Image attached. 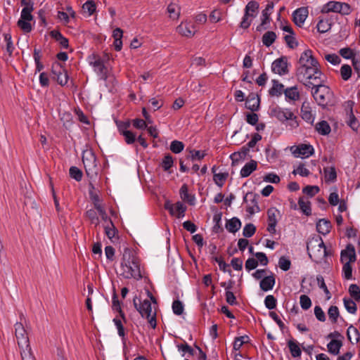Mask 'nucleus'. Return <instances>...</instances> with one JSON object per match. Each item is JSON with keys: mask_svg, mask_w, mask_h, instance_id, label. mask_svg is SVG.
Masks as SVG:
<instances>
[{"mask_svg": "<svg viewBox=\"0 0 360 360\" xmlns=\"http://www.w3.org/2000/svg\"><path fill=\"white\" fill-rule=\"evenodd\" d=\"M260 98L258 95L251 93L246 99V108L252 112L259 109Z\"/></svg>", "mask_w": 360, "mask_h": 360, "instance_id": "a211bd4d", "label": "nucleus"}, {"mask_svg": "<svg viewBox=\"0 0 360 360\" xmlns=\"http://www.w3.org/2000/svg\"><path fill=\"white\" fill-rule=\"evenodd\" d=\"M343 302H344L345 307L347 310L348 312H349L351 314L356 313V311L357 310L356 304L352 299L344 298Z\"/></svg>", "mask_w": 360, "mask_h": 360, "instance_id": "a18cd8bd", "label": "nucleus"}, {"mask_svg": "<svg viewBox=\"0 0 360 360\" xmlns=\"http://www.w3.org/2000/svg\"><path fill=\"white\" fill-rule=\"evenodd\" d=\"M356 260V255L354 246L349 243L346 246V249L342 250L340 253V261L342 262L354 263Z\"/></svg>", "mask_w": 360, "mask_h": 360, "instance_id": "9b49d317", "label": "nucleus"}, {"mask_svg": "<svg viewBox=\"0 0 360 360\" xmlns=\"http://www.w3.org/2000/svg\"><path fill=\"white\" fill-rule=\"evenodd\" d=\"M276 303L277 300L274 295H269L265 297L264 304L267 309L270 310L275 309Z\"/></svg>", "mask_w": 360, "mask_h": 360, "instance_id": "13d9d810", "label": "nucleus"}, {"mask_svg": "<svg viewBox=\"0 0 360 360\" xmlns=\"http://www.w3.org/2000/svg\"><path fill=\"white\" fill-rule=\"evenodd\" d=\"M229 174L227 172L214 174L213 176V180L215 182V184L221 188L223 186Z\"/></svg>", "mask_w": 360, "mask_h": 360, "instance_id": "c03bdc74", "label": "nucleus"}, {"mask_svg": "<svg viewBox=\"0 0 360 360\" xmlns=\"http://www.w3.org/2000/svg\"><path fill=\"white\" fill-rule=\"evenodd\" d=\"M4 41H6V49L9 56H12V53L14 50V46L11 40V35L9 33L4 34Z\"/></svg>", "mask_w": 360, "mask_h": 360, "instance_id": "49530a36", "label": "nucleus"}, {"mask_svg": "<svg viewBox=\"0 0 360 360\" xmlns=\"http://www.w3.org/2000/svg\"><path fill=\"white\" fill-rule=\"evenodd\" d=\"M348 120L347 121V124L354 131H356L359 127V122L355 117L352 108L350 109L349 112L347 113Z\"/></svg>", "mask_w": 360, "mask_h": 360, "instance_id": "79ce46f5", "label": "nucleus"}, {"mask_svg": "<svg viewBox=\"0 0 360 360\" xmlns=\"http://www.w3.org/2000/svg\"><path fill=\"white\" fill-rule=\"evenodd\" d=\"M167 12L172 19H178L180 15V8L174 3H170L167 6Z\"/></svg>", "mask_w": 360, "mask_h": 360, "instance_id": "e433bc0d", "label": "nucleus"}, {"mask_svg": "<svg viewBox=\"0 0 360 360\" xmlns=\"http://www.w3.org/2000/svg\"><path fill=\"white\" fill-rule=\"evenodd\" d=\"M319 191V188L317 186H307L302 190L303 193L309 197L314 196Z\"/></svg>", "mask_w": 360, "mask_h": 360, "instance_id": "0e129e2a", "label": "nucleus"}, {"mask_svg": "<svg viewBox=\"0 0 360 360\" xmlns=\"http://www.w3.org/2000/svg\"><path fill=\"white\" fill-rule=\"evenodd\" d=\"M269 115L283 123L290 120V125L293 128L299 126L297 116L288 108H282L277 105L270 109Z\"/></svg>", "mask_w": 360, "mask_h": 360, "instance_id": "20e7f679", "label": "nucleus"}, {"mask_svg": "<svg viewBox=\"0 0 360 360\" xmlns=\"http://www.w3.org/2000/svg\"><path fill=\"white\" fill-rule=\"evenodd\" d=\"M307 250L311 259L320 264L328 256L331 255L320 236L314 235L309 238L307 242Z\"/></svg>", "mask_w": 360, "mask_h": 360, "instance_id": "f03ea898", "label": "nucleus"}, {"mask_svg": "<svg viewBox=\"0 0 360 360\" xmlns=\"http://www.w3.org/2000/svg\"><path fill=\"white\" fill-rule=\"evenodd\" d=\"M139 305L138 311L141 314V316L143 318H146L148 323H150V326L153 328H155L156 327V314L153 313L152 314V308H151V304L150 302L148 300H143L142 302L140 300H139Z\"/></svg>", "mask_w": 360, "mask_h": 360, "instance_id": "423d86ee", "label": "nucleus"}, {"mask_svg": "<svg viewBox=\"0 0 360 360\" xmlns=\"http://www.w3.org/2000/svg\"><path fill=\"white\" fill-rule=\"evenodd\" d=\"M300 303L302 309L307 310L311 306V299L306 295H302L300 297Z\"/></svg>", "mask_w": 360, "mask_h": 360, "instance_id": "bf43d9fd", "label": "nucleus"}, {"mask_svg": "<svg viewBox=\"0 0 360 360\" xmlns=\"http://www.w3.org/2000/svg\"><path fill=\"white\" fill-rule=\"evenodd\" d=\"M176 30L180 34L187 37H193L196 32L195 25L188 22L181 23L176 27Z\"/></svg>", "mask_w": 360, "mask_h": 360, "instance_id": "f3484780", "label": "nucleus"}, {"mask_svg": "<svg viewBox=\"0 0 360 360\" xmlns=\"http://www.w3.org/2000/svg\"><path fill=\"white\" fill-rule=\"evenodd\" d=\"M249 153L248 147L243 146L238 152H235L230 155L232 160V166L237 165L240 160H244Z\"/></svg>", "mask_w": 360, "mask_h": 360, "instance_id": "6ab92c4d", "label": "nucleus"}, {"mask_svg": "<svg viewBox=\"0 0 360 360\" xmlns=\"http://www.w3.org/2000/svg\"><path fill=\"white\" fill-rule=\"evenodd\" d=\"M274 7L273 1H268V4L266 6L264 10L262 11V25H266L270 22V15Z\"/></svg>", "mask_w": 360, "mask_h": 360, "instance_id": "c756f323", "label": "nucleus"}, {"mask_svg": "<svg viewBox=\"0 0 360 360\" xmlns=\"http://www.w3.org/2000/svg\"><path fill=\"white\" fill-rule=\"evenodd\" d=\"M50 36L59 42L60 45L64 48L68 49L69 46V41L67 38L63 37L62 34L56 30L50 32Z\"/></svg>", "mask_w": 360, "mask_h": 360, "instance_id": "bb28decb", "label": "nucleus"}, {"mask_svg": "<svg viewBox=\"0 0 360 360\" xmlns=\"http://www.w3.org/2000/svg\"><path fill=\"white\" fill-rule=\"evenodd\" d=\"M325 180L326 182L334 181L337 179V173L335 168L331 167L330 168H324Z\"/></svg>", "mask_w": 360, "mask_h": 360, "instance_id": "a19ab883", "label": "nucleus"}, {"mask_svg": "<svg viewBox=\"0 0 360 360\" xmlns=\"http://www.w3.org/2000/svg\"><path fill=\"white\" fill-rule=\"evenodd\" d=\"M340 75L343 80H348L352 75V68L349 65H343L340 68Z\"/></svg>", "mask_w": 360, "mask_h": 360, "instance_id": "5fc2aeb1", "label": "nucleus"}, {"mask_svg": "<svg viewBox=\"0 0 360 360\" xmlns=\"http://www.w3.org/2000/svg\"><path fill=\"white\" fill-rule=\"evenodd\" d=\"M329 320L332 323H336L340 316L339 309L336 306H330L328 310Z\"/></svg>", "mask_w": 360, "mask_h": 360, "instance_id": "ea45409f", "label": "nucleus"}, {"mask_svg": "<svg viewBox=\"0 0 360 360\" xmlns=\"http://www.w3.org/2000/svg\"><path fill=\"white\" fill-rule=\"evenodd\" d=\"M15 328V336L17 340L18 345L20 347H28L30 345V340L27 333L21 322H16L14 325Z\"/></svg>", "mask_w": 360, "mask_h": 360, "instance_id": "0eeeda50", "label": "nucleus"}, {"mask_svg": "<svg viewBox=\"0 0 360 360\" xmlns=\"http://www.w3.org/2000/svg\"><path fill=\"white\" fill-rule=\"evenodd\" d=\"M314 152V150L311 145L300 144L292 151V154L296 158H308L309 155H311Z\"/></svg>", "mask_w": 360, "mask_h": 360, "instance_id": "4468645a", "label": "nucleus"}, {"mask_svg": "<svg viewBox=\"0 0 360 360\" xmlns=\"http://www.w3.org/2000/svg\"><path fill=\"white\" fill-rule=\"evenodd\" d=\"M98 214V211L95 208L89 209L85 212V217L90 221L91 224L97 226L100 223Z\"/></svg>", "mask_w": 360, "mask_h": 360, "instance_id": "7c9ffc66", "label": "nucleus"}, {"mask_svg": "<svg viewBox=\"0 0 360 360\" xmlns=\"http://www.w3.org/2000/svg\"><path fill=\"white\" fill-rule=\"evenodd\" d=\"M259 4L255 1H251L245 6V14H246V15H250L252 18H254L255 17L254 13L257 12Z\"/></svg>", "mask_w": 360, "mask_h": 360, "instance_id": "473e14b6", "label": "nucleus"}, {"mask_svg": "<svg viewBox=\"0 0 360 360\" xmlns=\"http://www.w3.org/2000/svg\"><path fill=\"white\" fill-rule=\"evenodd\" d=\"M104 229L105 233L109 239H112V238L115 237L117 232V229L114 226L112 220H110V224H107L105 226Z\"/></svg>", "mask_w": 360, "mask_h": 360, "instance_id": "3c124183", "label": "nucleus"}, {"mask_svg": "<svg viewBox=\"0 0 360 360\" xmlns=\"http://www.w3.org/2000/svg\"><path fill=\"white\" fill-rule=\"evenodd\" d=\"M314 65L315 66L311 65L305 68L298 67L296 70L297 79L302 82L304 85L309 88L323 82L321 78L322 72L320 70L319 62L317 64H314Z\"/></svg>", "mask_w": 360, "mask_h": 360, "instance_id": "7ed1b4c3", "label": "nucleus"}, {"mask_svg": "<svg viewBox=\"0 0 360 360\" xmlns=\"http://www.w3.org/2000/svg\"><path fill=\"white\" fill-rule=\"evenodd\" d=\"M271 70L274 73L280 75L287 74L288 72L287 58L282 56L275 60L271 65Z\"/></svg>", "mask_w": 360, "mask_h": 360, "instance_id": "9d476101", "label": "nucleus"}, {"mask_svg": "<svg viewBox=\"0 0 360 360\" xmlns=\"http://www.w3.org/2000/svg\"><path fill=\"white\" fill-rule=\"evenodd\" d=\"M275 276L273 273L271 275L264 276L260 281L259 286L263 291L271 290L275 285Z\"/></svg>", "mask_w": 360, "mask_h": 360, "instance_id": "aec40b11", "label": "nucleus"}, {"mask_svg": "<svg viewBox=\"0 0 360 360\" xmlns=\"http://www.w3.org/2000/svg\"><path fill=\"white\" fill-rule=\"evenodd\" d=\"M205 156V153L200 150H189V155L187 156V159H191L194 161L195 160H202Z\"/></svg>", "mask_w": 360, "mask_h": 360, "instance_id": "6e6d98bb", "label": "nucleus"}, {"mask_svg": "<svg viewBox=\"0 0 360 360\" xmlns=\"http://www.w3.org/2000/svg\"><path fill=\"white\" fill-rule=\"evenodd\" d=\"M298 205L304 214H305L307 216L311 215V210L309 201L305 200L304 198H300L298 200Z\"/></svg>", "mask_w": 360, "mask_h": 360, "instance_id": "4c0bfd02", "label": "nucleus"}, {"mask_svg": "<svg viewBox=\"0 0 360 360\" xmlns=\"http://www.w3.org/2000/svg\"><path fill=\"white\" fill-rule=\"evenodd\" d=\"M342 272L344 274L345 278L349 280L352 277V262H343Z\"/></svg>", "mask_w": 360, "mask_h": 360, "instance_id": "680f3d73", "label": "nucleus"}, {"mask_svg": "<svg viewBox=\"0 0 360 360\" xmlns=\"http://www.w3.org/2000/svg\"><path fill=\"white\" fill-rule=\"evenodd\" d=\"M256 231V227L253 224H247L243 228V235L246 238L252 237Z\"/></svg>", "mask_w": 360, "mask_h": 360, "instance_id": "864d4df0", "label": "nucleus"}, {"mask_svg": "<svg viewBox=\"0 0 360 360\" xmlns=\"http://www.w3.org/2000/svg\"><path fill=\"white\" fill-rule=\"evenodd\" d=\"M308 9L306 7H301L296 9L292 14L295 24L301 27L308 16Z\"/></svg>", "mask_w": 360, "mask_h": 360, "instance_id": "ddd939ff", "label": "nucleus"}, {"mask_svg": "<svg viewBox=\"0 0 360 360\" xmlns=\"http://www.w3.org/2000/svg\"><path fill=\"white\" fill-rule=\"evenodd\" d=\"M184 148L183 142L174 140L170 144V150L176 154L181 153Z\"/></svg>", "mask_w": 360, "mask_h": 360, "instance_id": "603ef678", "label": "nucleus"}, {"mask_svg": "<svg viewBox=\"0 0 360 360\" xmlns=\"http://www.w3.org/2000/svg\"><path fill=\"white\" fill-rule=\"evenodd\" d=\"M51 72L53 79L60 85L65 86L68 83V72L59 63L55 62L52 65Z\"/></svg>", "mask_w": 360, "mask_h": 360, "instance_id": "6e6552de", "label": "nucleus"}, {"mask_svg": "<svg viewBox=\"0 0 360 360\" xmlns=\"http://www.w3.org/2000/svg\"><path fill=\"white\" fill-rule=\"evenodd\" d=\"M284 95L285 100L290 103H295L300 99V93L298 90L297 86L286 88L284 91Z\"/></svg>", "mask_w": 360, "mask_h": 360, "instance_id": "2eb2a0df", "label": "nucleus"}, {"mask_svg": "<svg viewBox=\"0 0 360 360\" xmlns=\"http://www.w3.org/2000/svg\"><path fill=\"white\" fill-rule=\"evenodd\" d=\"M82 172L77 167H71L70 168V176L77 181H80L82 178Z\"/></svg>", "mask_w": 360, "mask_h": 360, "instance_id": "4d7b16f0", "label": "nucleus"}, {"mask_svg": "<svg viewBox=\"0 0 360 360\" xmlns=\"http://www.w3.org/2000/svg\"><path fill=\"white\" fill-rule=\"evenodd\" d=\"M173 312L176 315H181L184 311V306L181 301L174 300L172 303Z\"/></svg>", "mask_w": 360, "mask_h": 360, "instance_id": "338daca9", "label": "nucleus"}, {"mask_svg": "<svg viewBox=\"0 0 360 360\" xmlns=\"http://www.w3.org/2000/svg\"><path fill=\"white\" fill-rule=\"evenodd\" d=\"M349 292L354 300L356 302H360V288L357 285H350L349 288Z\"/></svg>", "mask_w": 360, "mask_h": 360, "instance_id": "8fccbe9b", "label": "nucleus"}, {"mask_svg": "<svg viewBox=\"0 0 360 360\" xmlns=\"http://www.w3.org/2000/svg\"><path fill=\"white\" fill-rule=\"evenodd\" d=\"M316 130L321 135H328L330 132V127L326 121H321L316 124Z\"/></svg>", "mask_w": 360, "mask_h": 360, "instance_id": "f704fd0d", "label": "nucleus"}, {"mask_svg": "<svg viewBox=\"0 0 360 360\" xmlns=\"http://www.w3.org/2000/svg\"><path fill=\"white\" fill-rule=\"evenodd\" d=\"M272 87L269 90V94L271 96H280L283 93L284 94L283 84L279 83L278 80L273 79L272 80Z\"/></svg>", "mask_w": 360, "mask_h": 360, "instance_id": "393cba45", "label": "nucleus"}, {"mask_svg": "<svg viewBox=\"0 0 360 360\" xmlns=\"http://www.w3.org/2000/svg\"><path fill=\"white\" fill-rule=\"evenodd\" d=\"M347 336L352 344H356L360 340V333L356 328L350 325L347 330Z\"/></svg>", "mask_w": 360, "mask_h": 360, "instance_id": "4be33fe9", "label": "nucleus"}, {"mask_svg": "<svg viewBox=\"0 0 360 360\" xmlns=\"http://www.w3.org/2000/svg\"><path fill=\"white\" fill-rule=\"evenodd\" d=\"M257 162L255 160H250L249 162L246 163L244 167L240 170V176L241 177H248L254 171L257 169Z\"/></svg>", "mask_w": 360, "mask_h": 360, "instance_id": "5701e85b", "label": "nucleus"}, {"mask_svg": "<svg viewBox=\"0 0 360 360\" xmlns=\"http://www.w3.org/2000/svg\"><path fill=\"white\" fill-rule=\"evenodd\" d=\"M288 345L291 355L293 357H298L301 355V349L297 342H295L294 340H289L288 342Z\"/></svg>", "mask_w": 360, "mask_h": 360, "instance_id": "37998d69", "label": "nucleus"}, {"mask_svg": "<svg viewBox=\"0 0 360 360\" xmlns=\"http://www.w3.org/2000/svg\"><path fill=\"white\" fill-rule=\"evenodd\" d=\"M331 229V223L329 220L325 219H320L316 224V229L319 233L323 235L328 234Z\"/></svg>", "mask_w": 360, "mask_h": 360, "instance_id": "a878e982", "label": "nucleus"}, {"mask_svg": "<svg viewBox=\"0 0 360 360\" xmlns=\"http://www.w3.org/2000/svg\"><path fill=\"white\" fill-rule=\"evenodd\" d=\"M284 40L290 49H295L298 46V42L297 41L295 35L287 34L284 37Z\"/></svg>", "mask_w": 360, "mask_h": 360, "instance_id": "e2e57ef3", "label": "nucleus"}, {"mask_svg": "<svg viewBox=\"0 0 360 360\" xmlns=\"http://www.w3.org/2000/svg\"><path fill=\"white\" fill-rule=\"evenodd\" d=\"M279 267L286 271L290 269L291 262L288 259H286L285 257H281L278 260Z\"/></svg>", "mask_w": 360, "mask_h": 360, "instance_id": "774afa93", "label": "nucleus"}, {"mask_svg": "<svg viewBox=\"0 0 360 360\" xmlns=\"http://www.w3.org/2000/svg\"><path fill=\"white\" fill-rule=\"evenodd\" d=\"M331 27V24L328 20H320L316 25L319 32L325 33L328 32Z\"/></svg>", "mask_w": 360, "mask_h": 360, "instance_id": "de8ad7c7", "label": "nucleus"}, {"mask_svg": "<svg viewBox=\"0 0 360 360\" xmlns=\"http://www.w3.org/2000/svg\"><path fill=\"white\" fill-rule=\"evenodd\" d=\"M342 346V342L341 340H331L327 345L328 351L331 354L338 355Z\"/></svg>", "mask_w": 360, "mask_h": 360, "instance_id": "c85d7f7f", "label": "nucleus"}, {"mask_svg": "<svg viewBox=\"0 0 360 360\" xmlns=\"http://www.w3.org/2000/svg\"><path fill=\"white\" fill-rule=\"evenodd\" d=\"M186 210V207L180 201L174 204V211L176 217L180 218L184 216V213Z\"/></svg>", "mask_w": 360, "mask_h": 360, "instance_id": "052dcab7", "label": "nucleus"}, {"mask_svg": "<svg viewBox=\"0 0 360 360\" xmlns=\"http://www.w3.org/2000/svg\"><path fill=\"white\" fill-rule=\"evenodd\" d=\"M82 162L84 165L86 172L87 175H90L91 173H96L95 171L97 164L96 158L94 153L91 151L87 152L83 154Z\"/></svg>", "mask_w": 360, "mask_h": 360, "instance_id": "1a4fd4ad", "label": "nucleus"}, {"mask_svg": "<svg viewBox=\"0 0 360 360\" xmlns=\"http://www.w3.org/2000/svg\"><path fill=\"white\" fill-rule=\"evenodd\" d=\"M276 39V34L273 31H267L262 36V43L264 46L269 47L274 44Z\"/></svg>", "mask_w": 360, "mask_h": 360, "instance_id": "c9c22d12", "label": "nucleus"}, {"mask_svg": "<svg viewBox=\"0 0 360 360\" xmlns=\"http://www.w3.org/2000/svg\"><path fill=\"white\" fill-rule=\"evenodd\" d=\"M18 25L23 32L28 33L32 30L31 24L27 20L20 19L18 21Z\"/></svg>", "mask_w": 360, "mask_h": 360, "instance_id": "69168bd1", "label": "nucleus"}, {"mask_svg": "<svg viewBox=\"0 0 360 360\" xmlns=\"http://www.w3.org/2000/svg\"><path fill=\"white\" fill-rule=\"evenodd\" d=\"M94 60L90 61V65H91L95 71L101 76L102 79H106V68L103 64L102 60L96 56H93Z\"/></svg>", "mask_w": 360, "mask_h": 360, "instance_id": "dca6fc26", "label": "nucleus"}, {"mask_svg": "<svg viewBox=\"0 0 360 360\" xmlns=\"http://www.w3.org/2000/svg\"><path fill=\"white\" fill-rule=\"evenodd\" d=\"M181 199L184 201L188 202L190 205H193L195 202V197L188 193V189L186 184H184L179 191Z\"/></svg>", "mask_w": 360, "mask_h": 360, "instance_id": "2f4dec72", "label": "nucleus"}, {"mask_svg": "<svg viewBox=\"0 0 360 360\" xmlns=\"http://www.w3.org/2000/svg\"><path fill=\"white\" fill-rule=\"evenodd\" d=\"M90 186L91 189L89 190V197L92 201L94 208L96 210H99L100 209L105 207L104 205L101 203L102 200L100 198L98 194L94 191V186L91 184Z\"/></svg>", "mask_w": 360, "mask_h": 360, "instance_id": "b1692460", "label": "nucleus"}, {"mask_svg": "<svg viewBox=\"0 0 360 360\" xmlns=\"http://www.w3.org/2000/svg\"><path fill=\"white\" fill-rule=\"evenodd\" d=\"M299 67H309L311 65L315 66L314 64H317V60L313 56L312 51L310 49L304 51L302 54L299 60Z\"/></svg>", "mask_w": 360, "mask_h": 360, "instance_id": "f8f14e48", "label": "nucleus"}, {"mask_svg": "<svg viewBox=\"0 0 360 360\" xmlns=\"http://www.w3.org/2000/svg\"><path fill=\"white\" fill-rule=\"evenodd\" d=\"M340 2V1H329L325 4L321 10L322 13L335 12L339 13Z\"/></svg>", "mask_w": 360, "mask_h": 360, "instance_id": "72a5a7b5", "label": "nucleus"}, {"mask_svg": "<svg viewBox=\"0 0 360 360\" xmlns=\"http://www.w3.org/2000/svg\"><path fill=\"white\" fill-rule=\"evenodd\" d=\"M241 226V222L239 219L237 217H233L232 219L228 220L226 223V229L230 233H235L238 231Z\"/></svg>", "mask_w": 360, "mask_h": 360, "instance_id": "cd10ccee", "label": "nucleus"}, {"mask_svg": "<svg viewBox=\"0 0 360 360\" xmlns=\"http://www.w3.org/2000/svg\"><path fill=\"white\" fill-rule=\"evenodd\" d=\"M22 360H35L30 345L28 347H20Z\"/></svg>", "mask_w": 360, "mask_h": 360, "instance_id": "58836bf2", "label": "nucleus"}, {"mask_svg": "<svg viewBox=\"0 0 360 360\" xmlns=\"http://www.w3.org/2000/svg\"><path fill=\"white\" fill-rule=\"evenodd\" d=\"M121 267L123 270L122 275L124 278L129 279L133 278L136 280L142 278L140 270V260L130 249H124L122 255Z\"/></svg>", "mask_w": 360, "mask_h": 360, "instance_id": "f257e3e1", "label": "nucleus"}, {"mask_svg": "<svg viewBox=\"0 0 360 360\" xmlns=\"http://www.w3.org/2000/svg\"><path fill=\"white\" fill-rule=\"evenodd\" d=\"M174 160L170 154H167L161 162V166L164 171H168L173 166Z\"/></svg>", "mask_w": 360, "mask_h": 360, "instance_id": "09e8293b", "label": "nucleus"}, {"mask_svg": "<svg viewBox=\"0 0 360 360\" xmlns=\"http://www.w3.org/2000/svg\"><path fill=\"white\" fill-rule=\"evenodd\" d=\"M301 117L306 122L312 124L314 120V117L311 113L309 103L304 102L301 107Z\"/></svg>", "mask_w": 360, "mask_h": 360, "instance_id": "412c9836", "label": "nucleus"}, {"mask_svg": "<svg viewBox=\"0 0 360 360\" xmlns=\"http://www.w3.org/2000/svg\"><path fill=\"white\" fill-rule=\"evenodd\" d=\"M311 87L313 89L311 94L314 98L319 105L325 108L328 104L330 96V89L322 84V83H319L317 85H314Z\"/></svg>", "mask_w": 360, "mask_h": 360, "instance_id": "39448f33", "label": "nucleus"}]
</instances>
